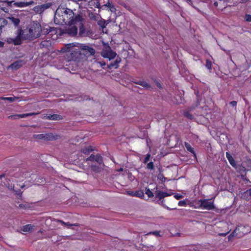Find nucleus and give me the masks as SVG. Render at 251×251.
Masks as SVG:
<instances>
[{
	"label": "nucleus",
	"instance_id": "obj_1",
	"mask_svg": "<svg viewBox=\"0 0 251 251\" xmlns=\"http://www.w3.org/2000/svg\"><path fill=\"white\" fill-rule=\"evenodd\" d=\"M77 16H81L79 14L75 15L73 11L70 9L64 7H58L54 14V23L57 25L75 24V20Z\"/></svg>",
	"mask_w": 251,
	"mask_h": 251
},
{
	"label": "nucleus",
	"instance_id": "obj_2",
	"mask_svg": "<svg viewBox=\"0 0 251 251\" xmlns=\"http://www.w3.org/2000/svg\"><path fill=\"white\" fill-rule=\"evenodd\" d=\"M85 20L82 16H77L75 20V24L79 27L78 37H83L92 35V32L90 28L86 27L84 25Z\"/></svg>",
	"mask_w": 251,
	"mask_h": 251
},
{
	"label": "nucleus",
	"instance_id": "obj_3",
	"mask_svg": "<svg viewBox=\"0 0 251 251\" xmlns=\"http://www.w3.org/2000/svg\"><path fill=\"white\" fill-rule=\"evenodd\" d=\"M29 27L26 28L24 30L19 29L17 32V36L13 40V43L15 45H20L21 43L22 40H33L31 35Z\"/></svg>",
	"mask_w": 251,
	"mask_h": 251
},
{
	"label": "nucleus",
	"instance_id": "obj_4",
	"mask_svg": "<svg viewBox=\"0 0 251 251\" xmlns=\"http://www.w3.org/2000/svg\"><path fill=\"white\" fill-rule=\"evenodd\" d=\"M32 175L26 168H17L11 173L10 176L18 179L20 181H23L25 179L29 177Z\"/></svg>",
	"mask_w": 251,
	"mask_h": 251
},
{
	"label": "nucleus",
	"instance_id": "obj_5",
	"mask_svg": "<svg viewBox=\"0 0 251 251\" xmlns=\"http://www.w3.org/2000/svg\"><path fill=\"white\" fill-rule=\"evenodd\" d=\"M102 44L103 48L101 51V55L104 58H108L109 60L115 58L117 55L116 53L111 50L108 44L103 42H102Z\"/></svg>",
	"mask_w": 251,
	"mask_h": 251
},
{
	"label": "nucleus",
	"instance_id": "obj_6",
	"mask_svg": "<svg viewBox=\"0 0 251 251\" xmlns=\"http://www.w3.org/2000/svg\"><path fill=\"white\" fill-rule=\"evenodd\" d=\"M29 29L31 32L30 36H32L33 40L40 36L42 28L41 25L39 23L37 22L34 23L29 27Z\"/></svg>",
	"mask_w": 251,
	"mask_h": 251
},
{
	"label": "nucleus",
	"instance_id": "obj_7",
	"mask_svg": "<svg viewBox=\"0 0 251 251\" xmlns=\"http://www.w3.org/2000/svg\"><path fill=\"white\" fill-rule=\"evenodd\" d=\"M68 25L65 29V33L68 34L70 36H76L78 34V26L76 24H71V23H68L66 24Z\"/></svg>",
	"mask_w": 251,
	"mask_h": 251
},
{
	"label": "nucleus",
	"instance_id": "obj_8",
	"mask_svg": "<svg viewBox=\"0 0 251 251\" xmlns=\"http://www.w3.org/2000/svg\"><path fill=\"white\" fill-rule=\"evenodd\" d=\"M209 199H203L199 200L200 206L204 209L212 210L215 208L213 201H209Z\"/></svg>",
	"mask_w": 251,
	"mask_h": 251
},
{
	"label": "nucleus",
	"instance_id": "obj_9",
	"mask_svg": "<svg viewBox=\"0 0 251 251\" xmlns=\"http://www.w3.org/2000/svg\"><path fill=\"white\" fill-rule=\"evenodd\" d=\"M33 137L35 139L47 141H52L55 139V137L52 133L34 134Z\"/></svg>",
	"mask_w": 251,
	"mask_h": 251
},
{
	"label": "nucleus",
	"instance_id": "obj_10",
	"mask_svg": "<svg viewBox=\"0 0 251 251\" xmlns=\"http://www.w3.org/2000/svg\"><path fill=\"white\" fill-rule=\"evenodd\" d=\"M51 5V3H47L41 5L36 6L34 7L33 9L36 13L41 14L46 9L50 8Z\"/></svg>",
	"mask_w": 251,
	"mask_h": 251
},
{
	"label": "nucleus",
	"instance_id": "obj_11",
	"mask_svg": "<svg viewBox=\"0 0 251 251\" xmlns=\"http://www.w3.org/2000/svg\"><path fill=\"white\" fill-rule=\"evenodd\" d=\"M79 47L82 50L84 51L86 54L89 53L90 55H94L95 53V50L88 45L85 44H81Z\"/></svg>",
	"mask_w": 251,
	"mask_h": 251
},
{
	"label": "nucleus",
	"instance_id": "obj_12",
	"mask_svg": "<svg viewBox=\"0 0 251 251\" xmlns=\"http://www.w3.org/2000/svg\"><path fill=\"white\" fill-rule=\"evenodd\" d=\"M44 118L49 120H53V121H58L63 119V117L57 114H47L46 116H44Z\"/></svg>",
	"mask_w": 251,
	"mask_h": 251
},
{
	"label": "nucleus",
	"instance_id": "obj_13",
	"mask_svg": "<svg viewBox=\"0 0 251 251\" xmlns=\"http://www.w3.org/2000/svg\"><path fill=\"white\" fill-rule=\"evenodd\" d=\"M37 114H38L37 113L33 112V113H25V114H16V115L10 116L9 117V118H11L12 119H19V118H26V117H27L29 116L35 115Z\"/></svg>",
	"mask_w": 251,
	"mask_h": 251
},
{
	"label": "nucleus",
	"instance_id": "obj_14",
	"mask_svg": "<svg viewBox=\"0 0 251 251\" xmlns=\"http://www.w3.org/2000/svg\"><path fill=\"white\" fill-rule=\"evenodd\" d=\"M78 64H66L65 69L69 71L71 73L75 74L73 71H76L78 68Z\"/></svg>",
	"mask_w": 251,
	"mask_h": 251
},
{
	"label": "nucleus",
	"instance_id": "obj_15",
	"mask_svg": "<svg viewBox=\"0 0 251 251\" xmlns=\"http://www.w3.org/2000/svg\"><path fill=\"white\" fill-rule=\"evenodd\" d=\"M155 194L156 197L158 198L159 201H161L165 197L171 196L170 194L167 192H162L160 190H156Z\"/></svg>",
	"mask_w": 251,
	"mask_h": 251
},
{
	"label": "nucleus",
	"instance_id": "obj_16",
	"mask_svg": "<svg viewBox=\"0 0 251 251\" xmlns=\"http://www.w3.org/2000/svg\"><path fill=\"white\" fill-rule=\"evenodd\" d=\"M226 157L229 161L230 164L234 168H237V164L235 160L234 159L233 157L228 152H226Z\"/></svg>",
	"mask_w": 251,
	"mask_h": 251
},
{
	"label": "nucleus",
	"instance_id": "obj_17",
	"mask_svg": "<svg viewBox=\"0 0 251 251\" xmlns=\"http://www.w3.org/2000/svg\"><path fill=\"white\" fill-rule=\"evenodd\" d=\"M134 83L140 85L145 88L147 89H149L151 88V86L146 81L144 80H133L132 81Z\"/></svg>",
	"mask_w": 251,
	"mask_h": 251
},
{
	"label": "nucleus",
	"instance_id": "obj_18",
	"mask_svg": "<svg viewBox=\"0 0 251 251\" xmlns=\"http://www.w3.org/2000/svg\"><path fill=\"white\" fill-rule=\"evenodd\" d=\"M34 4V2L33 1H30L28 2H14L13 5L17 7H26L29 6L30 5H32Z\"/></svg>",
	"mask_w": 251,
	"mask_h": 251
},
{
	"label": "nucleus",
	"instance_id": "obj_19",
	"mask_svg": "<svg viewBox=\"0 0 251 251\" xmlns=\"http://www.w3.org/2000/svg\"><path fill=\"white\" fill-rule=\"evenodd\" d=\"M103 69L108 68L109 70L112 68L117 69L119 67V64H100Z\"/></svg>",
	"mask_w": 251,
	"mask_h": 251
},
{
	"label": "nucleus",
	"instance_id": "obj_20",
	"mask_svg": "<svg viewBox=\"0 0 251 251\" xmlns=\"http://www.w3.org/2000/svg\"><path fill=\"white\" fill-rule=\"evenodd\" d=\"M242 198L248 201L251 200V188L244 192L242 194Z\"/></svg>",
	"mask_w": 251,
	"mask_h": 251
},
{
	"label": "nucleus",
	"instance_id": "obj_21",
	"mask_svg": "<svg viewBox=\"0 0 251 251\" xmlns=\"http://www.w3.org/2000/svg\"><path fill=\"white\" fill-rule=\"evenodd\" d=\"M94 151L92 146H89L81 149V152L85 154H89L91 152Z\"/></svg>",
	"mask_w": 251,
	"mask_h": 251
},
{
	"label": "nucleus",
	"instance_id": "obj_22",
	"mask_svg": "<svg viewBox=\"0 0 251 251\" xmlns=\"http://www.w3.org/2000/svg\"><path fill=\"white\" fill-rule=\"evenodd\" d=\"M184 146L186 148L187 151L191 152L192 153L194 154L195 155H196L194 148L192 147L191 145L188 143V142H185L184 143Z\"/></svg>",
	"mask_w": 251,
	"mask_h": 251
},
{
	"label": "nucleus",
	"instance_id": "obj_23",
	"mask_svg": "<svg viewBox=\"0 0 251 251\" xmlns=\"http://www.w3.org/2000/svg\"><path fill=\"white\" fill-rule=\"evenodd\" d=\"M8 19L10 22L13 23L15 26H18L20 23V19L19 18H16L14 17H9Z\"/></svg>",
	"mask_w": 251,
	"mask_h": 251
},
{
	"label": "nucleus",
	"instance_id": "obj_24",
	"mask_svg": "<svg viewBox=\"0 0 251 251\" xmlns=\"http://www.w3.org/2000/svg\"><path fill=\"white\" fill-rule=\"evenodd\" d=\"M103 6L108 7L112 12L115 13L116 12V8L115 6L109 1H108V2L106 4H104Z\"/></svg>",
	"mask_w": 251,
	"mask_h": 251
},
{
	"label": "nucleus",
	"instance_id": "obj_25",
	"mask_svg": "<svg viewBox=\"0 0 251 251\" xmlns=\"http://www.w3.org/2000/svg\"><path fill=\"white\" fill-rule=\"evenodd\" d=\"M33 226H31L30 224H28L23 226L21 229L24 232H29L33 228Z\"/></svg>",
	"mask_w": 251,
	"mask_h": 251
},
{
	"label": "nucleus",
	"instance_id": "obj_26",
	"mask_svg": "<svg viewBox=\"0 0 251 251\" xmlns=\"http://www.w3.org/2000/svg\"><path fill=\"white\" fill-rule=\"evenodd\" d=\"M184 116L188 119L192 120L193 119V116L190 113L188 110H185L183 113Z\"/></svg>",
	"mask_w": 251,
	"mask_h": 251
},
{
	"label": "nucleus",
	"instance_id": "obj_27",
	"mask_svg": "<svg viewBox=\"0 0 251 251\" xmlns=\"http://www.w3.org/2000/svg\"><path fill=\"white\" fill-rule=\"evenodd\" d=\"M52 28L48 26L47 28H42L41 33H42L44 35H46L48 34L49 32L51 31Z\"/></svg>",
	"mask_w": 251,
	"mask_h": 251
},
{
	"label": "nucleus",
	"instance_id": "obj_28",
	"mask_svg": "<svg viewBox=\"0 0 251 251\" xmlns=\"http://www.w3.org/2000/svg\"><path fill=\"white\" fill-rule=\"evenodd\" d=\"M50 45V43L48 41H43L40 44V47L41 48H47Z\"/></svg>",
	"mask_w": 251,
	"mask_h": 251
},
{
	"label": "nucleus",
	"instance_id": "obj_29",
	"mask_svg": "<svg viewBox=\"0 0 251 251\" xmlns=\"http://www.w3.org/2000/svg\"><path fill=\"white\" fill-rule=\"evenodd\" d=\"M95 161L98 163L99 164H101L103 162V159L101 155L98 154L95 156Z\"/></svg>",
	"mask_w": 251,
	"mask_h": 251
},
{
	"label": "nucleus",
	"instance_id": "obj_30",
	"mask_svg": "<svg viewBox=\"0 0 251 251\" xmlns=\"http://www.w3.org/2000/svg\"><path fill=\"white\" fill-rule=\"evenodd\" d=\"M98 24L99 25L103 28L106 27L107 23L105 20L101 19L98 21Z\"/></svg>",
	"mask_w": 251,
	"mask_h": 251
},
{
	"label": "nucleus",
	"instance_id": "obj_31",
	"mask_svg": "<svg viewBox=\"0 0 251 251\" xmlns=\"http://www.w3.org/2000/svg\"><path fill=\"white\" fill-rule=\"evenodd\" d=\"M144 196V193L142 190H138L135 191L134 197H137L139 198H142Z\"/></svg>",
	"mask_w": 251,
	"mask_h": 251
},
{
	"label": "nucleus",
	"instance_id": "obj_32",
	"mask_svg": "<svg viewBox=\"0 0 251 251\" xmlns=\"http://www.w3.org/2000/svg\"><path fill=\"white\" fill-rule=\"evenodd\" d=\"M145 194L148 196L149 198H152L154 196L153 192L148 188H145Z\"/></svg>",
	"mask_w": 251,
	"mask_h": 251
},
{
	"label": "nucleus",
	"instance_id": "obj_33",
	"mask_svg": "<svg viewBox=\"0 0 251 251\" xmlns=\"http://www.w3.org/2000/svg\"><path fill=\"white\" fill-rule=\"evenodd\" d=\"M72 48L71 46H69V44L66 45L64 48L61 49V51L63 52H69L71 51L70 49Z\"/></svg>",
	"mask_w": 251,
	"mask_h": 251
},
{
	"label": "nucleus",
	"instance_id": "obj_34",
	"mask_svg": "<svg viewBox=\"0 0 251 251\" xmlns=\"http://www.w3.org/2000/svg\"><path fill=\"white\" fill-rule=\"evenodd\" d=\"M1 99L3 100H7L11 102L14 101L16 99H17L15 97H2Z\"/></svg>",
	"mask_w": 251,
	"mask_h": 251
},
{
	"label": "nucleus",
	"instance_id": "obj_35",
	"mask_svg": "<svg viewBox=\"0 0 251 251\" xmlns=\"http://www.w3.org/2000/svg\"><path fill=\"white\" fill-rule=\"evenodd\" d=\"M160 231H154L150 232L148 233H147V235L152 234L156 236H160Z\"/></svg>",
	"mask_w": 251,
	"mask_h": 251
},
{
	"label": "nucleus",
	"instance_id": "obj_36",
	"mask_svg": "<svg viewBox=\"0 0 251 251\" xmlns=\"http://www.w3.org/2000/svg\"><path fill=\"white\" fill-rule=\"evenodd\" d=\"M164 200H162V201H160V202L159 203L160 205H161L162 206H163L165 208H166V209H167V210H173V209H176V208H172V209L169 208V207L166 206L165 204H164Z\"/></svg>",
	"mask_w": 251,
	"mask_h": 251
},
{
	"label": "nucleus",
	"instance_id": "obj_37",
	"mask_svg": "<svg viewBox=\"0 0 251 251\" xmlns=\"http://www.w3.org/2000/svg\"><path fill=\"white\" fill-rule=\"evenodd\" d=\"M96 155L91 154L89 157L86 159V161H94Z\"/></svg>",
	"mask_w": 251,
	"mask_h": 251
},
{
	"label": "nucleus",
	"instance_id": "obj_38",
	"mask_svg": "<svg viewBox=\"0 0 251 251\" xmlns=\"http://www.w3.org/2000/svg\"><path fill=\"white\" fill-rule=\"evenodd\" d=\"M147 168L148 169L153 170L154 169V164L152 162H149L147 166Z\"/></svg>",
	"mask_w": 251,
	"mask_h": 251
},
{
	"label": "nucleus",
	"instance_id": "obj_39",
	"mask_svg": "<svg viewBox=\"0 0 251 251\" xmlns=\"http://www.w3.org/2000/svg\"><path fill=\"white\" fill-rule=\"evenodd\" d=\"M178 205L180 206H186L187 203L185 200L180 201L178 203Z\"/></svg>",
	"mask_w": 251,
	"mask_h": 251
},
{
	"label": "nucleus",
	"instance_id": "obj_40",
	"mask_svg": "<svg viewBox=\"0 0 251 251\" xmlns=\"http://www.w3.org/2000/svg\"><path fill=\"white\" fill-rule=\"evenodd\" d=\"M174 198L178 200H180L182 198H183V196L180 194H178V193H177V194H175L174 196Z\"/></svg>",
	"mask_w": 251,
	"mask_h": 251
},
{
	"label": "nucleus",
	"instance_id": "obj_41",
	"mask_svg": "<svg viewBox=\"0 0 251 251\" xmlns=\"http://www.w3.org/2000/svg\"><path fill=\"white\" fill-rule=\"evenodd\" d=\"M22 67V64H13V63H12L11 64V65L9 67H11V68H20Z\"/></svg>",
	"mask_w": 251,
	"mask_h": 251
},
{
	"label": "nucleus",
	"instance_id": "obj_42",
	"mask_svg": "<svg viewBox=\"0 0 251 251\" xmlns=\"http://www.w3.org/2000/svg\"><path fill=\"white\" fill-rule=\"evenodd\" d=\"M150 157H151V155L150 154L148 153L147 154V155L144 160V163L145 164L147 163L149 161Z\"/></svg>",
	"mask_w": 251,
	"mask_h": 251
},
{
	"label": "nucleus",
	"instance_id": "obj_43",
	"mask_svg": "<svg viewBox=\"0 0 251 251\" xmlns=\"http://www.w3.org/2000/svg\"><path fill=\"white\" fill-rule=\"evenodd\" d=\"M0 21H1V26H2V27L4 25H6L8 23V22L6 20L4 19H0Z\"/></svg>",
	"mask_w": 251,
	"mask_h": 251
},
{
	"label": "nucleus",
	"instance_id": "obj_44",
	"mask_svg": "<svg viewBox=\"0 0 251 251\" xmlns=\"http://www.w3.org/2000/svg\"><path fill=\"white\" fill-rule=\"evenodd\" d=\"M239 230V228L238 227L236 228V229L234 230L233 232L231 233V234L230 235V236H234L235 235H237V231Z\"/></svg>",
	"mask_w": 251,
	"mask_h": 251
},
{
	"label": "nucleus",
	"instance_id": "obj_45",
	"mask_svg": "<svg viewBox=\"0 0 251 251\" xmlns=\"http://www.w3.org/2000/svg\"><path fill=\"white\" fill-rule=\"evenodd\" d=\"M229 104L232 107H236L237 105V101L235 100H233L230 102Z\"/></svg>",
	"mask_w": 251,
	"mask_h": 251
},
{
	"label": "nucleus",
	"instance_id": "obj_46",
	"mask_svg": "<svg viewBox=\"0 0 251 251\" xmlns=\"http://www.w3.org/2000/svg\"><path fill=\"white\" fill-rule=\"evenodd\" d=\"M18 207L21 209H25L26 208L27 206L26 204H20Z\"/></svg>",
	"mask_w": 251,
	"mask_h": 251
},
{
	"label": "nucleus",
	"instance_id": "obj_47",
	"mask_svg": "<svg viewBox=\"0 0 251 251\" xmlns=\"http://www.w3.org/2000/svg\"><path fill=\"white\" fill-rule=\"evenodd\" d=\"M126 193L128 195L134 197L135 191H128L126 192Z\"/></svg>",
	"mask_w": 251,
	"mask_h": 251
},
{
	"label": "nucleus",
	"instance_id": "obj_48",
	"mask_svg": "<svg viewBox=\"0 0 251 251\" xmlns=\"http://www.w3.org/2000/svg\"><path fill=\"white\" fill-rule=\"evenodd\" d=\"M90 99L89 98V97L88 96H84L83 97H81V100H89Z\"/></svg>",
	"mask_w": 251,
	"mask_h": 251
},
{
	"label": "nucleus",
	"instance_id": "obj_49",
	"mask_svg": "<svg viewBox=\"0 0 251 251\" xmlns=\"http://www.w3.org/2000/svg\"><path fill=\"white\" fill-rule=\"evenodd\" d=\"M58 222L61 223L63 225H67V226H73V225L72 224H69V223H65L64 222H63V221L62 220H58Z\"/></svg>",
	"mask_w": 251,
	"mask_h": 251
},
{
	"label": "nucleus",
	"instance_id": "obj_50",
	"mask_svg": "<svg viewBox=\"0 0 251 251\" xmlns=\"http://www.w3.org/2000/svg\"><path fill=\"white\" fill-rule=\"evenodd\" d=\"M240 170L244 173H246V168L242 166H240Z\"/></svg>",
	"mask_w": 251,
	"mask_h": 251
},
{
	"label": "nucleus",
	"instance_id": "obj_51",
	"mask_svg": "<svg viewBox=\"0 0 251 251\" xmlns=\"http://www.w3.org/2000/svg\"><path fill=\"white\" fill-rule=\"evenodd\" d=\"M92 169L94 171H98L99 168L98 166H92Z\"/></svg>",
	"mask_w": 251,
	"mask_h": 251
},
{
	"label": "nucleus",
	"instance_id": "obj_52",
	"mask_svg": "<svg viewBox=\"0 0 251 251\" xmlns=\"http://www.w3.org/2000/svg\"><path fill=\"white\" fill-rule=\"evenodd\" d=\"M212 65V64H205V66L208 70H210L211 69Z\"/></svg>",
	"mask_w": 251,
	"mask_h": 251
},
{
	"label": "nucleus",
	"instance_id": "obj_53",
	"mask_svg": "<svg viewBox=\"0 0 251 251\" xmlns=\"http://www.w3.org/2000/svg\"><path fill=\"white\" fill-rule=\"evenodd\" d=\"M246 20L247 21L251 22V15H248L246 16Z\"/></svg>",
	"mask_w": 251,
	"mask_h": 251
},
{
	"label": "nucleus",
	"instance_id": "obj_54",
	"mask_svg": "<svg viewBox=\"0 0 251 251\" xmlns=\"http://www.w3.org/2000/svg\"><path fill=\"white\" fill-rule=\"evenodd\" d=\"M16 194L17 195H19L20 197H22V192L20 191H17Z\"/></svg>",
	"mask_w": 251,
	"mask_h": 251
},
{
	"label": "nucleus",
	"instance_id": "obj_55",
	"mask_svg": "<svg viewBox=\"0 0 251 251\" xmlns=\"http://www.w3.org/2000/svg\"><path fill=\"white\" fill-rule=\"evenodd\" d=\"M69 46H71L72 48L76 46V44L75 43L69 44Z\"/></svg>",
	"mask_w": 251,
	"mask_h": 251
},
{
	"label": "nucleus",
	"instance_id": "obj_56",
	"mask_svg": "<svg viewBox=\"0 0 251 251\" xmlns=\"http://www.w3.org/2000/svg\"><path fill=\"white\" fill-rule=\"evenodd\" d=\"M14 2V1H7V5L8 6H11L12 5V3Z\"/></svg>",
	"mask_w": 251,
	"mask_h": 251
},
{
	"label": "nucleus",
	"instance_id": "obj_57",
	"mask_svg": "<svg viewBox=\"0 0 251 251\" xmlns=\"http://www.w3.org/2000/svg\"><path fill=\"white\" fill-rule=\"evenodd\" d=\"M96 7H97L98 8H100V2H97V3H96Z\"/></svg>",
	"mask_w": 251,
	"mask_h": 251
},
{
	"label": "nucleus",
	"instance_id": "obj_58",
	"mask_svg": "<svg viewBox=\"0 0 251 251\" xmlns=\"http://www.w3.org/2000/svg\"><path fill=\"white\" fill-rule=\"evenodd\" d=\"M186 2L188 3L189 4L192 5V2L191 0H186Z\"/></svg>",
	"mask_w": 251,
	"mask_h": 251
},
{
	"label": "nucleus",
	"instance_id": "obj_59",
	"mask_svg": "<svg viewBox=\"0 0 251 251\" xmlns=\"http://www.w3.org/2000/svg\"><path fill=\"white\" fill-rule=\"evenodd\" d=\"M38 179H41V181H40V182H44V181H45V179H44V178H43V177H39V178H38Z\"/></svg>",
	"mask_w": 251,
	"mask_h": 251
},
{
	"label": "nucleus",
	"instance_id": "obj_60",
	"mask_svg": "<svg viewBox=\"0 0 251 251\" xmlns=\"http://www.w3.org/2000/svg\"><path fill=\"white\" fill-rule=\"evenodd\" d=\"M156 85H157V86L158 87H159V88H161V84H160V83H159V82H157V83H156Z\"/></svg>",
	"mask_w": 251,
	"mask_h": 251
},
{
	"label": "nucleus",
	"instance_id": "obj_61",
	"mask_svg": "<svg viewBox=\"0 0 251 251\" xmlns=\"http://www.w3.org/2000/svg\"><path fill=\"white\" fill-rule=\"evenodd\" d=\"M120 62H121L120 59H119V60H118V59H116V60L115 61L114 63H119Z\"/></svg>",
	"mask_w": 251,
	"mask_h": 251
},
{
	"label": "nucleus",
	"instance_id": "obj_62",
	"mask_svg": "<svg viewBox=\"0 0 251 251\" xmlns=\"http://www.w3.org/2000/svg\"><path fill=\"white\" fill-rule=\"evenodd\" d=\"M4 45V43L0 41V48L2 47Z\"/></svg>",
	"mask_w": 251,
	"mask_h": 251
},
{
	"label": "nucleus",
	"instance_id": "obj_63",
	"mask_svg": "<svg viewBox=\"0 0 251 251\" xmlns=\"http://www.w3.org/2000/svg\"><path fill=\"white\" fill-rule=\"evenodd\" d=\"M218 2H217V1H215V2H214V5L215 7H217V6H218Z\"/></svg>",
	"mask_w": 251,
	"mask_h": 251
},
{
	"label": "nucleus",
	"instance_id": "obj_64",
	"mask_svg": "<svg viewBox=\"0 0 251 251\" xmlns=\"http://www.w3.org/2000/svg\"><path fill=\"white\" fill-rule=\"evenodd\" d=\"M22 61L21 60H17L16 61H15L14 63H22Z\"/></svg>",
	"mask_w": 251,
	"mask_h": 251
}]
</instances>
